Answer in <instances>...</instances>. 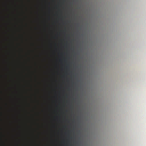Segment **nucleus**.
Here are the masks:
<instances>
[{
	"mask_svg": "<svg viewBox=\"0 0 146 146\" xmlns=\"http://www.w3.org/2000/svg\"><path fill=\"white\" fill-rule=\"evenodd\" d=\"M7 70H8V71H9V68H8Z\"/></svg>",
	"mask_w": 146,
	"mask_h": 146,
	"instance_id": "nucleus-1",
	"label": "nucleus"
}]
</instances>
